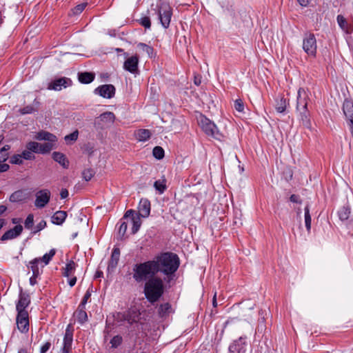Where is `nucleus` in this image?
<instances>
[{
    "instance_id": "nucleus-1",
    "label": "nucleus",
    "mask_w": 353,
    "mask_h": 353,
    "mask_svg": "<svg viewBox=\"0 0 353 353\" xmlns=\"http://www.w3.org/2000/svg\"><path fill=\"white\" fill-rule=\"evenodd\" d=\"M154 260L157 264L159 272H163L168 276L172 275L179 266V257L172 252L163 253L156 256Z\"/></svg>"
},
{
    "instance_id": "nucleus-2",
    "label": "nucleus",
    "mask_w": 353,
    "mask_h": 353,
    "mask_svg": "<svg viewBox=\"0 0 353 353\" xmlns=\"http://www.w3.org/2000/svg\"><path fill=\"white\" fill-rule=\"evenodd\" d=\"M157 272H159V269L154 260L148 261L134 266L133 279L137 283L146 282L148 279L156 277L155 275Z\"/></svg>"
},
{
    "instance_id": "nucleus-3",
    "label": "nucleus",
    "mask_w": 353,
    "mask_h": 353,
    "mask_svg": "<svg viewBox=\"0 0 353 353\" xmlns=\"http://www.w3.org/2000/svg\"><path fill=\"white\" fill-rule=\"evenodd\" d=\"M308 101L309 94L307 92L302 88H299L297 92L296 97V112L302 125L304 127L310 129L312 128V124L310 121V114L307 110Z\"/></svg>"
},
{
    "instance_id": "nucleus-4",
    "label": "nucleus",
    "mask_w": 353,
    "mask_h": 353,
    "mask_svg": "<svg viewBox=\"0 0 353 353\" xmlns=\"http://www.w3.org/2000/svg\"><path fill=\"white\" fill-rule=\"evenodd\" d=\"M164 285L163 280L159 277H153L148 279L144 286V294L146 299L153 303L157 301L163 295Z\"/></svg>"
},
{
    "instance_id": "nucleus-5",
    "label": "nucleus",
    "mask_w": 353,
    "mask_h": 353,
    "mask_svg": "<svg viewBox=\"0 0 353 353\" xmlns=\"http://www.w3.org/2000/svg\"><path fill=\"white\" fill-rule=\"evenodd\" d=\"M199 125L201 127L203 132L210 137L220 140L223 138L222 134L218 130L216 125L203 114H200L197 117Z\"/></svg>"
},
{
    "instance_id": "nucleus-6",
    "label": "nucleus",
    "mask_w": 353,
    "mask_h": 353,
    "mask_svg": "<svg viewBox=\"0 0 353 353\" xmlns=\"http://www.w3.org/2000/svg\"><path fill=\"white\" fill-rule=\"evenodd\" d=\"M141 313L135 307H131L123 312H117L114 316V320L118 323L126 321L129 324L137 323L140 319Z\"/></svg>"
},
{
    "instance_id": "nucleus-7",
    "label": "nucleus",
    "mask_w": 353,
    "mask_h": 353,
    "mask_svg": "<svg viewBox=\"0 0 353 353\" xmlns=\"http://www.w3.org/2000/svg\"><path fill=\"white\" fill-rule=\"evenodd\" d=\"M157 13L158 18L165 28H168L170 26L171 17H172V8L170 5L165 2H160L157 5Z\"/></svg>"
},
{
    "instance_id": "nucleus-8",
    "label": "nucleus",
    "mask_w": 353,
    "mask_h": 353,
    "mask_svg": "<svg viewBox=\"0 0 353 353\" xmlns=\"http://www.w3.org/2000/svg\"><path fill=\"white\" fill-rule=\"evenodd\" d=\"M115 117L111 112H105L95 118L94 125L97 129H104L113 123Z\"/></svg>"
},
{
    "instance_id": "nucleus-9",
    "label": "nucleus",
    "mask_w": 353,
    "mask_h": 353,
    "mask_svg": "<svg viewBox=\"0 0 353 353\" xmlns=\"http://www.w3.org/2000/svg\"><path fill=\"white\" fill-rule=\"evenodd\" d=\"M316 41L313 34H305L303 41V49L309 55L315 57L316 54Z\"/></svg>"
},
{
    "instance_id": "nucleus-10",
    "label": "nucleus",
    "mask_w": 353,
    "mask_h": 353,
    "mask_svg": "<svg viewBox=\"0 0 353 353\" xmlns=\"http://www.w3.org/2000/svg\"><path fill=\"white\" fill-rule=\"evenodd\" d=\"M51 193L48 189H43L37 192L35 194L34 205L38 208H44L50 201Z\"/></svg>"
},
{
    "instance_id": "nucleus-11",
    "label": "nucleus",
    "mask_w": 353,
    "mask_h": 353,
    "mask_svg": "<svg viewBox=\"0 0 353 353\" xmlns=\"http://www.w3.org/2000/svg\"><path fill=\"white\" fill-rule=\"evenodd\" d=\"M17 329L22 333H27L29 330V319L28 312L17 313Z\"/></svg>"
},
{
    "instance_id": "nucleus-12",
    "label": "nucleus",
    "mask_w": 353,
    "mask_h": 353,
    "mask_svg": "<svg viewBox=\"0 0 353 353\" xmlns=\"http://www.w3.org/2000/svg\"><path fill=\"white\" fill-rule=\"evenodd\" d=\"M73 341V333L68 325L65 330L63 337V347L61 353H70L72 350V345Z\"/></svg>"
},
{
    "instance_id": "nucleus-13",
    "label": "nucleus",
    "mask_w": 353,
    "mask_h": 353,
    "mask_svg": "<svg viewBox=\"0 0 353 353\" xmlns=\"http://www.w3.org/2000/svg\"><path fill=\"white\" fill-rule=\"evenodd\" d=\"M94 93L103 98L110 99L115 94V88L111 84L102 85L94 90Z\"/></svg>"
},
{
    "instance_id": "nucleus-14",
    "label": "nucleus",
    "mask_w": 353,
    "mask_h": 353,
    "mask_svg": "<svg viewBox=\"0 0 353 353\" xmlns=\"http://www.w3.org/2000/svg\"><path fill=\"white\" fill-rule=\"evenodd\" d=\"M71 80L66 77L55 79L48 84V89L59 91L63 88H65L71 85Z\"/></svg>"
},
{
    "instance_id": "nucleus-15",
    "label": "nucleus",
    "mask_w": 353,
    "mask_h": 353,
    "mask_svg": "<svg viewBox=\"0 0 353 353\" xmlns=\"http://www.w3.org/2000/svg\"><path fill=\"white\" fill-rule=\"evenodd\" d=\"M138 64L139 57L137 55H134L126 59L123 63V68L132 74H136L138 72Z\"/></svg>"
},
{
    "instance_id": "nucleus-16",
    "label": "nucleus",
    "mask_w": 353,
    "mask_h": 353,
    "mask_svg": "<svg viewBox=\"0 0 353 353\" xmlns=\"http://www.w3.org/2000/svg\"><path fill=\"white\" fill-rule=\"evenodd\" d=\"M139 214L137 215L146 218L150 213V202L147 199H141L138 206Z\"/></svg>"
},
{
    "instance_id": "nucleus-17",
    "label": "nucleus",
    "mask_w": 353,
    "mask_h": 353,
    "mask_svg": "<svg viewBox=\"0 0 353 353\" xmlns=\"http://www.w3.org/2000/svg\"><path fill=\"white\" fill-rule=\"evenodd\" d=\"M23 231V227L21 225H17L14 226L12 229H10L6 232L1 239L3 241L13 239L17 236H19Z\"/></svg>"
},
{
    "instance_id": "nucleus-18",
    "label": "nucleus",
    "mask_w": 353,
    "mask_h": 353,
    "mask_svg": "<svg viewBox=\"0 0 353 353\" xmlns=\"http://www.w3.org/2000/svg\"><path fill=\"white\" fill-rule=\"evenodd\" d=\"M30 303V296L28 294H20L19 300L17 303L16 309L17 313L21 312H28L26 310V308L29 305Z\"/></svg>"
},
{
    "instance_id": "nucleus-19",
    "label": "nucleus",
    "mask_w": 353,
    "mask_h": 353,
    "mask_svg": "<svg viewBox=\"0 0 353 353\" xmlns=\"http://www.w3.org/2000/svg\"><path fill=\"white\" fill-rule=\"evenodd\" d=\"M120 256V250L118 248H114L112 250L111 258L108 266V272H112L117 267Z\"/></svg>"
},
{
    "instance_id": "nucleus-20",
    "label": "nucleus",
    "mask_w": 353,
    "mask_h": 353,
    "mask_svg": "<svg viewBox=\"0 0 353 353\" xmlns=\"http://www.w3.org/2000/svg\"><path fill=\"white\" fill-rule=\"evenodd\" d=\"M336 20L339 27L344 32L349 34L353 32V27L348 24L347 20L343 15H338Z\"/></svg>"
},
{
    "instance_id": "nucleus-21",
    "label": "nucleus",
    "mask_w": 353,
    "mask_h": 353,
    "mask_svg": "<svg viewBox=\"0 0 353 353\" xmlns=\"http://www.w3.org/2000/svg\"><path fill=\"white\" fill-rule=\"evenodd\" d=\"M34 138L39 141L43 140V141H47L48 142L57 141V137L55 135H54L53 134L50 133L48 132L43 131V130L38 132L35 134Z\"/></svg>"
},
{
    "instance_id": "nucleus-22",
    "label": "nucleus",
    "mask_w": 353,
    "mask_h": 353,
    "mask_svg": "<svg viewBox=\"0 0 353 353\" xmlns=\"http://www.w3.org/2000/svg\"><path fill=\"white\" fill-rule=\"evenodd\" d=\"M343 110L350 122H353V103L350 101H345L343 105Z\"/></svg>"
},
{
    "instance_id": "nucleus-23",
    "label": "nucleus",
    "mask_w": 353,
    "mask_h": 353,
    "mask_svg": "<svg viewBox=\"0 0 353 353\" xmlns=\"http://www.w3.org/2000/svg\"><path fill=\"white\" fill-rule=\"evenodd\" d=\"M52 158L56 162L59 163L64 168H68L69 165V161L63 154L54 152L52 153Z\"/></svg>"
},
{
    "instance_id": "nucleus-24",
    "label": "nucleus",
    "mask_w": 353,
    "mask_h": 353,
    "mask_svg": "<svg viewBox=\"0 0 353 353\" xmlns=\"http://www.w3.org/2000/svg\"><path fill=\"white\" fill-rule=\"evenodd\" d=\"M67 213L65 211H57L52 216V222L54 224L61 225L65 220Z\"/></svg>"
},
{
    "instance_id": "nucleus-25",
    "label": "nucleus",
    "mask_w": 353,
    "mask_h": 353,
    "mask_svg": "<svg viewBox=\"0 0 353 353\" xmlns=\"http://www.w3.org/2000/svg\"><path fill=\"white\" fill-rule=\"evenodd\" d=\"M27 199V194L23 190H17L10 196V201L13 203L20 202Z\"/></svg>"
},
{
    "instance_id": "nucleus-26",
    "label": "nucleus",
    "mask_w": 353,
    "mask_h": 353,
    "mask_svg": "<svg viewBox=\"0 0 353 353\" xmlns=\"http://www.w3.org/2000/svg\"><path fill=\"white\" fill-rule=\"evenodd\" d=\"M74 315L77 321L81 324L88 320V315L85 310V307H82L81 305H79V307L74 312Z\"/></svg>"
},
{
    "instance_id": "nucleus-27",
    "label": "nucleus",
    "mask_w": 353,
    "mask_h": 353,
    "mask_svg": "<svg viewBox=\"0 0 353 353\" xmlns=\"http://www.w3.org/2000/svg\"><path fill=\"white\" fill-rule=\"evenodd\" d=\"M136 138L139 141H145L150 139L151 136V132L149 130L146 129H140L135 132L134 133Z\"/></svg>"
},
{
    "instance_id": "nucleus-28",
    "label": "nucleus",
    "mask_w": 353,
    "mask_h": 353,
    "mask_svg": "<svg viewBox=\"0 0 353 353\" xmlns=\"http://www.w3.org/2000/svg\"><path fill=\"white\" fill-rule=\"evenodd\" d=\"M41 263V259H34L30 261V267L32 270V274L34 276H39L41 273V268H39V264Z\"/></svg>"
},
{
    "instance_id": "nucleus-29",
    "label": "nucleus",
    "mask_w": 353,
    "mask_h": 353,
    "mask_svg": "<svg viewBox=\"0 0 353 353\" xmlns=\"http://www.w3.org/2000/svg\"><path fill=\"white\" fill-rule=\"evenodd\" d=\"M57 141H49L44 143H40L39 153L47 154L49 153L52 150L56 148L55 143Z\"/></svg>"
},
{
    "instance_id": "nucleus-30",
    "label": "nucleus",
    "mask_w": 353,
    "mask_h": 353,
    "mask_svg": "<svg viewBox=\"0 0 353 353\" xmlns=\"http://www.w3.org/2000/svg\"><path fill=\"white\" fill-rule=\"evenodd\" d=\"M94 79V74L91 72H82L79 74V80L83 83H90Z\"/></svg>"
},
{
    "instance_id": "nucleus-31",
    "label": "nucleus",
    "mask_w": 353,
    "mask_h": 353,
    "mask_svg": "<svg viewBox=\"0 0 353 353\" xmlns=\"http://www.w3.org/2000/svg\"><path fill=\"white\" fill-rule=\"evenodd\" d=\"M141 217L139 215H136L132 217V233L133 234H136L138 230H139L141 225Z\"/></svg>"
},
{
    "instance_id": "nucleus-32",
    "label": "nucleus",
    "mask_w": 353,
    "mask_h": 353,
    "mask_svg": "<svg viewBox=\"0 0 353 353\" xmlns=\"http://www.w3.org/2000/svg\"><path fill=\"white\" fill-rule=\"evenodd\" d=\"M350 214V208L348 205H344L339 211V219L345 221L349 218Z\"/></svg>"
},
{
    "instance_id": "nucleus-33",
    "label": "nucleus",
    "mask_w": 353,
    "mask_h": 353,
    "mask_svg": "<svg viewBox=\"0 0 353 353\" xmlns=\"http://www.w3.org/2000/svg\"><path fill=\"white\" fill-rule=\"evenodd\" d=\"M287 106L286 100L281 97L279 99L276 100L275 108L278 112L282 113L285 110Z\"/></svg>"
},
{
    "instance_id": "nucleus-34",
    "label": "nucleus",
    "mask_w": 353,
    "mask_h": 353,
    "mask_svg": "<svg viewBox=\"0 0 353 353\" xmlns=\"http://www.w3.org/2000/svg\"><path fill=\"white\" fill-rule=\"evenodd\" d=\"M75 269V263L73 261H70L64 268L63 275L69 277Z\"/></svg>"
},
{
    "instance_id": "nucleus-35",
    "label": "nucleus",
    "mask_w": 353,
    "mask_h": 353,
    "mask_svg": "<svg viewBox=\"0 0 353 353\" xmlns=\"http://www.w3.org/2000/svg\"><path fill=\"white\" fill-rule=\"evenodd\" d=\"M143 52L146 53L149 57H152L154 52L152 47L143 43H139L137 46Z\"/></svg>"
},
{
    "instance_id": "nucleus-36",
    "label": "nucleus",
    "mask_w": 353,
    "mask_h": 353,
    "mask_svg": "<svg viewBox=\"0 0 353 353\" xmlns=\"http://www.w3.org/2000/svg\"><path fill=\"white\" fill-rule=\"evenodd\" d=\"M40 143L35 141H30L27 143L26 148L30 150L32 153H39Z\"/></svg>"
},
{
    "instance_id": "nucleus-37",
    "label": "nucleus",
    "mask_w": 353,
    "mask_h": 353,
    "mask_svg": "<svg viewBox=\"0 0 353 353\" xmlns=\"http://www.w3.org/2000/svg\"><path fill=\"white\" fill-rule=\"evenodd\" d=\"M243 353V347L239 342L235 341L229 347V353Z\"/></svg>"
},
{
    "instance_id": "nucleus-38",
    "label": "nucleus",
    "mask_w": 353,
    "mask_h": 353,
    "mask_svg": "<svg viewBox=\"0 0 353 353\" xmlns=\"http://www.w3.org/2000/svg\"><path fill=\"white\" fill-rule=\"evenodd\" d=\"M54 254H55V250H54V249L50 250L48 253L45 254L43 256V257L40 258L41 262H43L44 263V265H48L49 263V262L50 261V260L52 259V258L54 256Z\"/></svg>"
},
{
    "instance_id": "nucleus-39",
    "label": "nucleus",
    "mask_w": 353,
    "mask_h": 353,
    "mask_svg": "<svg viewBox=\"0 0 353 353\" xmlns=\"http://www.w3.org/2000/svg\"><path fill=\"white\" fill-rule=\"evenodd\" d=\"M304 210H305V227L307 228V230L308 232H310V228H311V216H310V214L309 206L308 205L305 206Z\"/></svg>"
},
{
    "instance_id": "nucleus-40",
    "label": "nucleus",
    "mask_w": 353,
    "mask_h": 353,
    "mask_svg": "<svg viewBox=\"0 0 353 353\" xmlns=\"http://www.w3.org/2000/svg\"><path fill=\"white\" fill-rule=\"evenodd\" d=\"M171 310V305L168 303L161 304L159 308V314L161 316H164L170 312Z\"/></svg>"
},
{
    "instance_id": "nucleus-41",
    "label": "nucleus",
    "mask_w": 353,
    "mask_h": 353,
    "mask_svg": "<svg viewBox=\"0 0 353 353\" xmlns=\"http://www.w3.org/2000/svg\"><path fill=\"white\" fill-rule=\"evenodd\" d=\"M153 156L157 159H161L164 157V150L160 146H156L153 149Z\"/></svg>"
},
{
    "instance_id": "nucleus-42",
    "label": "nucleus",
    "mask_w": 353,
    "mask_h": 353,
    "mask_svg": "<svg viewBox=\"0 0 353 353\" xmlns=\"http://www.w3.org/2000/svg\"><path fill=\"white\" fill-rule=\"evenodd\" d=\"M154 186L160 193H163L165 190V180L156 181L154 182Z\"/></svg>"
},
{
    "instance_id": "nucleus-43",
    "label": "nucleus",
    "mask_w": 353,
    "mask_h": 353,
    "mask_svg": "<svg viewBox=\"0 0 353 353\" xmlns=\"http://www.w3.org/2000/svg\"><path fill=\"white\" fill-rule=\"evenodd\" d=\"M94 172L92 169H85L82 172V176L86 181H89L94 176Z\"/></svg>"
},
{
    "instance_id": "nucleus-44",
    "label": "nucleus",
    "mask_w": 353,
    "mask_h": 353,
    "mask_svg": "<svg viewBox=\"0 0 353 353\" xmlns=\"http://www.w3.org/2000/svg\"><path fill=\"white\" fill-rule=\"evenodd\" d=\"M21 154L22 158L26 160H33L35 159V156L34 155V154L28 149L23 151Z\"/></svg>"
},
{
    "instance_id": "nucleus-45",
    "label": "nucleus",
    "mask_w": 353,
    "mask_h": 353,
    "mask_svg": "<svg viewBox=\"0 0 353 353\" xmlns=\"http://www.w3.org/2000/svg\"><path fill=\"white\" fill-rule=\"evenodd\" d=\"M34 223V216L32 214H30L26 219L25 220L24 225L27 229H30Z\"/></svg>"
},
{
    "instance_id": "nucleus-46",
    "label": "nucleus",
    "mask_w": 353,
    "mask_h": 353,
    "mask_svg": "<svg viewBox=\"0 0 353 353\" xmlns=\"http://www.w3.org/2000/svg\"><path fill=\"white\" fill-rule=\"evenodd\" d=\"M86 6H87V3H83L77 5L72 10L73 14H79L85 8Z\"/></svg>"
},
{
    "instance_id": "nucleus-47",
    "label": "nucleus",
    "mask_w": 353,
    "mask_h": 353,
    "mask_svg": "<svg viewBox=\"0 0 353 353\" xmlns=\"http://www.w3.org/2000/svg\"><path fill=\"white\" fill-rule=\"evenodd\" d=\"M122 342L121 336L117 335L114 336L110 341V343L112 347H117Z\"/></svg>"
},
{
    "instance_id": "nucleus-48",
    "label": "nucleus",
    "mask_w": 353,
    "mask_h": 353,
    "mask_svg": "<svg viewBox=\"0 0 353 353\" xmlns=\"http://www.w3.org/2000/svg\"><path fill=\"white\" fill-rule=\"evenodd\" d=\"M79 132L77 130L73 132L72 133L68 134L65 137V141L66 142L68 141H75L78 139Z\"/></svg>"
},
{
    "instance_id": "nucleus-49",
    "label": "nucleus",
    "mask_w": 353,
    "mask_h": 353,
    "mask_svg": "<svg viewBox=\"0 0 353 353\" xmlns=\"http://www.w3.org/2000/svg\"><path fill=\"white\" fill-rule=\"evenodd\" d=\"M234 107L239 112H242L244 109V104L241 99H236L234 101Z\"/></svg>"
},
{
    "instance_id": "nucleus-50",
    "label": "nucleus",
    "mask_w": 353,
    "mask_h": 353,
    "mask_svg": "<svg viewBox=\"0 0 353 353\" xmlns=\"http://www.w3.org/2000/svg\"><path fill=\"white\" fill-rule=\"evenodd\" d=\"M10 163L13 164H21L23 163V158L21 154H15L10 159Z\"/></svg>"
},
{
    "instance_id": "nucleus-51",
    "label": "nucleus",
    "mask_w": 353,
    "mask_h": 353,
    "mask_svg": "<svg viewBox=\"0 0 353 353\" xmlns=\"http://www.w3.org/2000/svg\"><path fill=\"white\" fill-rule=\"evenodd\" d=\"M141 24L145 28H150L151 26L150 19L148 17H144L141 19Z\"/></svg>"
},
{
    "instance_id": "nucleus-52",
    "label": "nucleus",
    "mask_w": 353,
    "mask_h": 353,
    "mask_svg": "<svg viewBox=\"0 0 353 353\" xmlns=\"http://www.w3.org/2000/svg\"><path fill=\"white\" fill-rule=\"evenodd\" d=\"M34 111V109L31 105H27L20 110V112L22 114H30V113L33 112Z\"/></svg>"
},
{
    "instance_id": "nucleus-53",
    "label": "nucleus",
    "mask_w": 353,
    "mask_h": 353,
    "mask_svg": "<svg viewBox=\"0 0 353 353\" xmlns=\"http://www.w3.org/2000/svg\"><path fill=\"white\" fill-rule=\"evenodd\" d=\"M46 225V222L44 220L41 221L35 227L34 233H37L43 230Z\"/></svg>"
},
{
    "instance_id": "nucleus-54",
    "label": "nucleus",
    "mask_w": 353,
    "mask_h": 353,
    "mask_svg": "<svg viewBox=\"0 0 353 353\" xmlns=\"http://www.w3.org/2000/svg\"><path fill=\"white\" fill-rule=\"evenodd\" d=\"M128 225L126 223L123 222L121 224L119 229V234L121 236H123L127 231Z\"/></svg>"
},
{
    "instance_id": "nucleus-55",
    "label": "nucleus",
    "mask_w": 353,
    "mask_h": 353,
    "mask_svg": "<svg viewBox=\"0 0 353 353\" xmlns=\"http://www.w3.org/2000/svg\"><path fill=\"white\" fill-rule=\"evenodd\" d=\"M90 296H91V293H90V290H88L86 292V293L85 294L79 305H81L82 307H85V304H86L88 300L90 299Z\"/></svg>"
},
{
    "instance_id": "nucleus-56",
    "label": "nucleus",
    "mask_w": 353,
    "mask_h": 353,
    "mask_svg": "<svg viewBox=\"0 0 353 353\" xmlns=\"http://www.w3.org/2000/svg\"><path fill=\"white\" fill-rule=\"evenodd\" d=\"M51 343L50 342H46L44 345H43L40 349L41 353H46L48 350L50 348Z\"/></svg>"
},
{
    "instance_id": "nucleus-57",
    "label": "nucleus",
    "mask_w": 353,
    "mask_h": 353,
    "mask_svg": "<svg viewBox=\"0 0 353 353\" xmlns=\"http://www.w3.org/2000/svg\"><path fill=\"white\" fill-rule=\"evenodd\" d=\"M68 191L66 189H62L60 193V196L61 199H65L68 196Z\"/></svg>"
},
{
    "instance_id": "nucleus-58",
    "label": "nucleus",
    "mask_w": 353,
    "mask_h": 353,
    "mask_svg": "<svg viewBox=\"0 0 353 353\" xmlns=\"http://www.w3.org/2000/svg\"><path fill=\"white\" fill-rule=\"evenodd\" d=\"M8 152H2V150H0V161H6L8 158Z\"/></svg>"
},
{
    "instance_id": "nucleus-59",
    "label": "nucleus",
    "mask_w": 353,
    "mask_h": 353,
    "mask_svg": "<svg viewBox=\"0 0 353 353\" xmlns=\"http://www.w3.org/2000/svg\"><path fill=\"white\" fill-rule=\"evenodd\" d=\"M9 169V165L6 163L0 164V172H3Z\"/></svg>"
},
{
    "instance_id": "nucleus-60",
    "label": "nucleus",
    "mask_w": 353,
    "mask_h": 353,
    "mask_svg": "<svg viewBox=\"0 0 353 353\" xmlns=\"http://www.w3.org/2000/svg\"><path fill=\"white\" fill-rule=\"evenodd\" d=\"M299 3L303 7H306L310 3L311 0H297Z\"/></svg>"
},
{
    "instance_id": "nucleus-61",
    "label": "nucleus",
    "mask_w": 353,
    "mask_h": 353,
    "mask_svg": "<svg viewBox=\"0 0 353 353\" xmlns=\"http://www.w3.org/2000/svg\"><path fill=\"white\" fill-rule=\"evenodd\" d=\"M290 201L293 203H298L299 202V196L295 195V194H292L291 195L290 198Z\"/></svg>"
},
{
    "instance_id": "nucleus-62",
    "label": "nucleus",
    "mask_w": 353,
    "mask_h": 353,
    "mask_svg": "<svg viewBox=\"0 0 353 353\" xmlns=\"http://www.w3.org/2000/svg\"><path fill=\"white\" fill-rule=\"evenodd\" d=\"M37 277H38V276H34L33 274H32V276L30 277V283L32 285H35V284H36V283H37L36 279H37Z\"/></svg>"
},
{
    "instance_id": "nucleus-63",
    "label": "nucleus",
    "mask_w": 353,
    "mask_h": 353,
    "mask_svg": "<svg viewBox=\"0 0 353 353\" xmlns=\"http://www.w3.org/2000/svg\"><path fill=\"white\" fill-rule=\"evenodd\" d=\"M134 212H135V211H134V210H128V211L125 212V215H124V218L128 217V216H130V215H132V216H133V215H134Z\"/></svg>"
},
{
    "instance_id": "nucleus-64",
    "label": "nucleus",
    "mask_w": 353,
    "mask_h": 353,
    "mask_svg": "<svg viewBox=\"0 0 353 353\" xmlns=\"http://www.w3.org/2000/svg\"><path fill=\"white\" fill-rule=\"evenodd\" d=\"M76 282H77V278L76 277H73V278H72L71 279L69 280L68 283H69V285L71 287H72V286H74L75 285Z\"/></svg>"
}]
</instances>
